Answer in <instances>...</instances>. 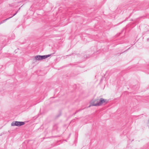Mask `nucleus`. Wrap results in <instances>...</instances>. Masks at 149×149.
<instances>
[{
	"label": "nucleus",
	"instance_id": "1",
	"mask_svg": "<svg viewBox=\"0 0 149 149\" xmlns=\"http://www.w3.org/2000/svg\"><path fill=\"white\" fill-rule=\"evenodd\" d=\"M103 98H101L100 99H97L95 100L93 102L92 101L91 103V105L88 107H90L91 106H99L103 104Z\"/></svg>",
	"mask_w": 149,
	"mask_h": 149
},
{
	"label": "nucleus",
	"instance_id": "2",
	"mask_svg": "<svg viewBox=\"0 0 149 149\" xmlns=\"http://www.w3.org/2000/svg\"><path fill=\"white\" fill-rule=\"evenodd\" d=\"M51 54L45 55L43 56L37 55L34 57L35 60L36 61H40V60L45 59L49 57L51 55Z\"/></svg>",
	"mask_w": 149,
	"mask_h": 149
},
{
	"label": "nucleus",
	"instance_id": "3",
	"mask_svg": "<svg viewBox=\"0 0 149 149\" xmlns=\"http://www.w3.org/2000/svg\"><path fill=\"white\" fill-rule=\"evenodd\" d=\"M24 122H23L14 121H13L11 123V125L12 126H16L18 127H19L24 125Z\"/></svg>",
	"mask_w": 149,
	"mask_h": 149
},
{
	"label": "nucleus",
	"instance_id": "4",
	"mask_svg": "<svg viewBox=\"0 0 149 149\" xmlns=\"http://www.w3.org/2000/svg\"><path fill=\"white\" fill-rule=\"evenodd\" d=\"M12 17H11L9 18H7L3 20L0 23V24H2L4 22H5L6 21H7V20L9 19L10 18H11Z\"/></svg>",
	"mask_w": 149,
	"mask_h": 149
},
{
	"label": "nucleus",
	"instance_id": "5",
	"mask_svg": "<svg viewBox=\"0 0 149 149\" xmlns=\"http://www.w3.org/2000/svg\"><path fill=\"white\" fill-rule=\"evenodd\" d=\"M103 104H107L108 102V100H107L104 99L103 98Z\"/></svg>",
	"mask_w": 149,
	"mask_h": 149
},
{
	"label": "nucleus",
	"instance_id": "6",
	"mask_svg": "<svg viewBox=\"0 0 149 149\" xmlns=\"http://www.w3.org/2000/svg\"><path fill=\"white\" fill-rule=\"evenodd\" d=\"M18 11V10L17 11V12H16V13H15L13 15V16H12V17H13V16H14L17 13Z\"/></svg>",
	"mask_w": 149,
	"mask_h": 149
},
{
	"label": "nucleus",
	"instance_id": "7",
	"mask_svg": "<svg viewBox=\"0 0 149 149\" xmlns=\"http://www.w3.org/2000/svg\"><path fill=\"white\" fill-rule=\"evenodd\" d=\"M1 24H0V25Z\"/></svg>",
	"mask_w": 149,
	"mask_h": 149
}]
</instances>
